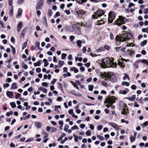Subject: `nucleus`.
<instances>
[{"label":"nucleus","mask_w":148,"mask_h":148,"mask_svg":"<svg viewBox=\"0 0 148 148\" xmlns=\"http://www.w3.org/2000/svg\"><path fill=\"white\" fill-rule=\"evenodd\" d=\"M124 76L123 78V79L124 80H125L126 78H127L129 80H130V78L129 77L128 75L127 74L124 73Z\"/></svg>","instance_id":"obj_29"},{"label":"nucleus","mask_w":148,"mask_h":148,"mask_svg":"<svg viewBox=\"0 0 148 148\" xmlns=\"http://www.w3.org/2000/svg\"><path fill=\"white\" fill-rule=\"evenodd\" d=\"M110 38L111 40H113L114 39V37L112 33H110Z\"/></svg>","instance_id":"obj_57"},{"label":"nucleus","mask_w":148,"mask_h":148,"mask_svg":"<svg viewBox=\"0 0 148 148\" xmlns=\"http://www.w3.org/2000/svg\"><path fill=\"white\" fill-rule=\"evenodd\" d=\"M108 124L114 127V128L116 130H120L119 127L118 125L115 123L112 122H110L108 123Z\"/></svg>","instance_id":"obj_12"},{"label":"nucleus","mask_w":148,"mask_h":148,"mask_svg":"<svg viewBox=\"0 0 148 148\" xmlns=\"http://www.w3.org/2000/svg\"><path fill=\"white\" fill-rule=\"evenodd\" d=\"M122 84L123 85H126V86H129L130 84L127 82H122Z\"/></svg>","instance_id":"obj_35"},{"label":"nucleus","mask_w":148,"mask_h":148,"mask_svg":"<svg viewBox=\"0 0 148 148\" xmlns=\"http://www.w3.org/2000/svg\"><path fill=\"white\" fill-rule=\"evenodd\" d=\"M104 48L106 49V50H110V47L108 45H105L104 46Z\"/></svg>","instance_id":"obj_58"},{"label":"nucleus","mask_w":148,"mask_h":148,"mask_svg":"<svg viewBox=\"0 0 148 148\" xmlns=\"http://www.w3.org/2000/svg\"><path fill=\"white\" fill-rule=\"evenodd\" d=\"M120 109L121 110V114L124 115L127 114L128 112L125 104L123 103L120 105Z\"/></svg>","instance_id":"obj_7"},{"label":"nucleus","mask_w":148,"mask_h":148,"mask_svg":"<svg viewBox=\"0 0 148 148\" xmlns=\"http://www.w3.org/2000/svg\"><path fill=\"white\" fill-rule=\"evenodd\" d=\"M104 20L101 19L100 20H98L97 21V23L96 24L97 25H100L104 24Z\"/></svg>","instance_id":"obj_20"},{"label":"nucleus","mask_w":148,"mask_h":148,"mask_svg":"<svg viewBox=\"0 0 148 148\" xmlns=\"http://www.w3.org/2000/svg\"><path fill=\"white\" fill-rule=\"evenodd\" d=\"M103 50L104 49L103 47H101L96 50V52H100L103 51Z\"/></svg>","instance_id":"obj_40"},{"label":"nucleus","mask_w":148,"mask_h":148,"mask_svg":"<svg viewBox=\"0 0 148 148\" xmlns=\"http://www.w3.org/2000/svg\"><path fill=\"white\" fill-rule=\"evenodd\" d=\"M86 135L87 136H90L91 135V131L90 130H88L86 132Z\"/></svg>","instance_id":"obj_45"},{"label":"nucleus","mask_w":148,"mask_h":148,"mask_svg":"<svg viewBox=\"0 0 148 148\" xmlns=\"http://www.w3.org/2000/svg\"><path fill=\"white\" fill-rule=\"evenodd\" d=\"M10 86V85L8 83H6L3 85V87L5 88H7L8 87Z\"/></svg>","instance_id":"obj_63"},{"label":"nucleus","mask_w":148,"mask_h":148,"mask_svg":"<svg viewBox=\"0 0 148 148\" xmlns=\"http://www.w3.org/2000/svg\"><path fill=\"white\" fill-rule=\"evenodd\" d=\"M33 140V138H29V139H27V140L25 141V142L27 143V142H30L32 141Z\"/></svg>","instance_id":"obj_55"},{"label":"nucleus","mask_w":148,"mask_h":148,"mask_svg":"<svg viewBox=\"0 0 148 148\" xmlns=\"http://www.w3.org/2000/svg\"><path fill=\"white\" fill-rule=\"evenodd\" d=\"M27 28H25L23 30L20 35V38H23L27 30Z\"/></svg>","instance_id":"obj_14"},{"label":"nucleus","mask_w":148,"mask_h":148,"mask_svg":"<svg viewBox=\"0 0 148 148\" xmlns=\"http://www.w3.org/2000/svg\"><path fill=\"white\" fill-rule=\"evenodd\" d=\"M53 13V12L51 10H49L48 12V15L49 16H51Z\"/></svg>","instance_id":"obj_36"},{"label":"nucleus","mask_w":148,"mask_h":148,"mask_svg":"<svg viewBox=\"0 0 148 148\" xmlns=\"http://www.w3.org/2000/svg\"><path fill=\"white\" fill-rule=\"evenodd\" d=\"M13 14V6H12L11 7V8L10 11L9 15L10 16H12Z\"/></svg>","instance_id":"obj_30"},{"label":"nucleus","mask_w":148,"mask_h":148,"mask_svg":"<svg viewBox=\"0 0 148 148\" xmlns=\"http://www.w3.org/2000/svg\"><path fill=\"white\" fill-rule=\"evenodd\" d=\"M22 12V9L20 8H19L18 12L17 15L18 16H20L21 15Z\"/></svg>","instance_id":"obj_26"},{"label":"nucleus","mask_w":148,"mask_h":148,"mask_svg":"<svg viewBox=\"0 0 148 148\" xmlns=\"http://www.w3.org/2000/svg\"><path fill=\"white\" fill-rule=\"evenodd\" d=\"M116 62L114 63L112 58L110 59L108 58H105L103 60V68L106 67H110L112 68H115L117 66Z\"/></svg>","instance_id":"obj_2"},{"label":"nucleus","mask_w":148,"mask_h":148,"mask_svg":"<svg viewBox=\"0 0 148 148\" xmlns=\"http://www.w3.org/2000/svg\"><path fill=\"white\" fill-rule=\"evenodd\" d=\"M76 43L77 46L79 47H82L81 44L82 43V42L81 41L79 40H77L76 42Z\"/></svg>","instance_id":"obj_25"},{"label":"nucleus","mask_w":148,"mask_h":148,"mask_svg":"<svg viewBox=\"0 0 148 148\" xmlns=\"http://www.w3.org/2000/svg\"><path fill=\"white\" fill-rule=\"evenodd\" d=\"M101 83L104 86H106L107 85V83H106V82L104 81H102Z\"/></svg>","instance_id":"obj_61"},{"label":"nucleus","mask_w":148,"mask_h":148,"mask_svg":"<svg viewBox=\"0 0 148 148\" xmlns=\"http://www.w3.org/2000/svg\"><path fill=\"white\" fill-rule=\"evenodd\" d=\"M125 23V18L122 16H119L117 20L115 21L114 23L115 24L120 26L121 25L124 24Z\"/></svg>","instance_id":"obj_4"},{"label":"nucleus","mask_w":148,"mask_h":148,"mask_svg":"<svg viewBox=\"0 0 148 148\" xmlns=\"http://www.w3.org/2000/svg\"><path fill=\"white\" fill-rule=\"evenodd\" d=\"M13 114V112L12 111H10L9 112H7L6 113V115L7 116H9L10 115H12Z\"/></svg>","instance_id":"obj_44"},{"label":"nucleus","mask_w":148,"mask_h":148,"mask_svg":"<svg viewBox=\"0 0 148 148\" xmlns=\"http://www.w3.org/2000/svg\"><path fill=\"white\" fill-rule=\"evenodd\" d=\"M72 28L73 29V31L76 34L79 35L81 34V32L80 28L78 27L76 24H73L72 26Z\"/></svg>","instance_id":"obj_8"},{"label":"nucleus","mask_w":148,"mask_h":148,"mask_svg":"<svg viewBox=\"0 0 148 148\" xmlns=\"http://www.w3.org/2000/svg\"><path fill=\"white\" fill-rule=\"evenodd\" d=\"M135 137L132 136H131L130 137V141L131 143H132L135 140Z\"/></svg>","instance_id":"obj_37"},{"label":"nucleus","mask_w":148,"mask_h":148,"mask_svg":"<svg viewBox=\"0 0 148 148\" xmlns=\"http://www.w3.org/2000/svg\"><path fill=\"white\" fill-rule=\"evenodd\" d=\"M71 83L72 84L73 86L75 88H76L78 90H79V88L78 86L77 85L75 82H74L73 81H71Z\"/></svg>","instance_id":"obj_24"},{"label":"nucleus","mask_w":148,"mask_h":148,"mask_svg":"<svg viewBox=\"0 0 148 148\" xmlns=\"http://www.w3.org/2000/svg\"><path fill=\"white\" fill-rule=\"evenodd\" d=\"M57 130V129L53 127H51V131L52 132H56Z\"/></svg>","instance_id":"obj_41"},{"label":"nucleus","mask_w":148,"mask_h":148,"mask_svg":"<svg viewBox=\"0 0 148 148\" xmlns=\"http://www.w3.org/2000/svg\"><path fill=\"white\" fill-rule=\"evenodd\" d=\"M61 106H54V110L57 113H59L60 112L59 110L58 109V108H60Z\"/></svg>","instance_id":"obj_19"},{"label":"nucleus","mask_w":148,"mask_h":148,"mask_svg":"<svg viewBox=\"0 0 148 148\" xmlns=\"http://www.w3.org/2000/svg\"><path fill=\"white\" fill-rule=\"evenodd\" d=\"M0 24L2 28H4L5 27L4 23L2 21H0Z\"/></svg>","instance_id":"obj_42"},{"label":"nucleus","mask_w":148,"mask_h":148,"mask_svg":"<svg viewBox=\"0 0 148 148\" xmlns=\"http://www.w3.org/2000/svg\"><path fill=\"white\" fill-rule=\"evenodd\" d=\"M69 127V125L68 124H66L64 125V130L66 132H67Z\"/></svg>","instance_id":"obj_31"},{"label":"nucleus","mask_w":148,"mask_h":148,"mask_svg":"<svg viewBox=\"0 0 148 148\" xmlns=\"http://www.w3.org/2000/svg\"><path fill=\"white\" fill-rule=\"evenodd\" d=\"M107 76L108 78L112 82H114L116 80V75L113 73H108Z\"/></svg>","instance_id":"obj_6"},{"label":"nucleus","mask_w":148,"mask_h":148,"mask_svg":"<svg viewBox=\"0 0 148 148\" xmlns=\"http://www.w3.org/2000/svg\"><path fill=\"white\" fill-rule=\"evenodd\" d=\"M73 1H75V0H72ZM76 2L79 4L82 5L84 3H85L86 2L87 0H75Z\"/></svg>","instance_id":"obj_15"},{"label":"nucleus","mask_w":148,"mask_h":148,"mask_svg":"<svg viewBox=\"0 0 148 148\" xmlns=\"http://www.w3.org/2000/svg\"><path fill=\"white\" fill-rule=\"evenodd\" d=\"M10 105L13 108H14L16 106L15 103L14 102H12L10 103Z\"/></svg>","instance_id":"obj_33"},{"label":"nucleus","mask_w":148,"mask_h":148,"mask_svg":"<svg viewBox=\"0 0 148 148\" xmlns=\"http://www.w3.org/2000/svg\"><path fill=\"white\" fill-rule=\"evenodd\" d=\"M119 93L121 94H122L123 95H125L127 93V92L125 90H124L122 91H120L119 92Z\"/></svg>","instance_id":"obj_56"},{"label":"nucleus","mask_w":148,"mask_h":148,"mask_svg":"<svg viewBox=\"0 0 148 148\" xmlns=\"http://www.w3.org/2000/svg\"><path fill=\"white\" fill-rule=\"evenodd\" d=\"M142 63H145L146 65H148V61L145 59L142 60Z\"/></svg>","instance_id":"obj_46"},{"label":"nucleus","mask_w":148,"mask_h":148,"mask_svg":"<svg viewBox=\"0 0 148 148\" xmlns=\"http://www.w3.org/2000/svg\"><path fill=\"white\" fill-rule=\"evenodd\" d=\"M144 13L145 14H148V9L145 8L144 10Z\"/></svg>","instance_id":"obj_59"},{"label":"nucleus","mask_w":148,"mask_h":148,"mask_svg":"<svg viewBox=\"0 0 148 148\" xmlns=\"http://www.w3.org/2000/svg\"><path fill=\"white\" fill-rule=\"evenodd\" d=\"M64 64V62L63 61L60 60L58 62V67L59 68L61 67Z\"/></svg>","instance_id":"obj_28"},{"label":"nucleus","mask_w":148,"mask_h":148,"mask_svg":"<svg viewBox=\"0 0 148 148\" xmlns=\"http://www.w3.org/2000/svg\"><path fill=\"white\" fill-rule=\"evenodd\" d=\"M88 87L89 90L90 91H92L94 88V86L92 85H89L88 86Z\"/></svg>","instance_id":"obj_34"},{"label":"nucleus","mask_w":148,"mask_h":148,"mask_svg":"<svg viewBox=\"0 0 148 148\" xmlns=\"http://www.w3.org/2000/svg\"><path fill=\"white\" fill-rule=\"evenodd\" d=\"M115 16L114 12H110L108 14V21L110 23H111L113 22V21L115 19Z\"/></svg>","instance_id":"obj_9"},{"label":"nucleus","mask_w":148,"mask_h":148,"mask_svg":"<svg viewBox=\"0 0 148 148\" xmlns=\"http://www.w3.org/2000/svg\"><path fill=\"white\" fill-rule=\"evenodd\" d=\"M38 89L42 91L43 93H46L47 92V89L44 88L42 87H40L38 88Z\"/></svg>","instance_id":"obj_21"},{"label":"nucleus","mask_w":148,"mask_h":148,"mask_svg":"<svg viewBox=\"0 0 148 148\" xmlns=\"http://www.w3.org/2000/svg\"><path fill=\"white\" fill-rule=\"evenodd\" d=\"M9 4V6L12 7L13 3V0H8Z\"/></svg>","instance_id":"obj_52"},{"label":"nucleus","mask_w":148,"mask_h":148,"mask_svg":"<svg viewBox=\"0 0 148 148\" xmlns=\"http://www.w3.org/2000/svg\"><path fill=\"white\" fill-rule=\"evenodd\" d=\"M10 47L12 50L13 54L14 55H15L16 54V50L15 48L12 45H11Z\"/></svg>","instance_id":"obj_27"},{"label":"nucleus","mask_w":148,"mask_h":148,"mask_svg":"<svg viewBox=\"0 0 148 148\" xmlns=\"http://www.w3.org/2000/svg\"><path fill=\"white\" fill-rule=\"evenodd\" d=\"M70 69L71 71H74L75 73H77L78 72V69L74 67H71Z\"/></svg>","instance_id":"obj_22"},{"label":"nucleus","mask_w":148,"mask_h":148,"mask_svg":"<svg viewBox=\"0 0 148 148\" xmlns=\"http://www.w3.org/2000/svg\"><path fill=\"white\" fill-rule=\"evenodd\" d=\"M103 127V126L102 125H99L97 127V130L99 131L101 130Z\"/></svg>","instance_id":"obj_50"},{"label":"nucleus","mask_w":148,"mask_h":148,"mask_svg":"<svg viewBox=\"0 0 148 148\" xmlns=\"http://www.w3.org/2000/svg\"><path fill=\"white\" fill-rule=\"evenodd\" d=\"M18 87L17 86V84L16 83H14L11 86V89H17Z\"/></svg>","instance_id":"obj_18"},{"label":"nucleus","mask_w":148,"mask_h":148,"mask_svg":"<svg viewBox=\"0 0 148 148\" xmlns=\"http://www.w3.org/2000/svg\"><path fill=\"white\" fill-rule=\"evenodd\" d=\"M6 95L9 98H12L13 95V92L12 91H8L6 92Z\"/></svg>","instance_id":"obj_17"},{"label":"nucleus","mask_w":148,"mask_h":148,"mask_svg":"<svg viewBox=\"0 0 148 148\" xmlns=\"http://www.w3.org/2000/svg\"><path fill=\"white\" fill-rule=\"evenodd\" d=\"M24 1V0H18V4L19 5L22 4Z\"/></svg>","instance_id":"obj_47"},{"label":"nucleus","mask_w":148,"mask_h":148,"mask_svg":"<svg viewBox=\"0 0 148 148\" xmlns=\"http://www.w3.org/2000/svg\"><path fill=\"white\" fill-rule=\"evenodd\" d=\"M129 60H125L122 58L119 59L118 60V64L121 67L123 68L125 66V64L123 62H122L124 61L125 62H127L129 61Z\"/></svg>","instance_id":"obj_10"},{"label":"nucleus","mask_w":148,"mask_h":148,"mask_svg":"<svg viewBox=\"0 0 148 148\" xmlns=\"http://www.w3.org/2000/svg\"><path fill=\"white\" fill-rule=\"evenodd\" d=\"M75 37L73 36H70L69 39L71 42H72L75 39Z\"/></svg>","instance_id":"obj_48"},{"label":"nucleus","mask_w":148,"mask_h":148,"mask_svg":"<svg viewBox=\"0 0 148 148\" xmlns=\"http://www.w3.org/2000/svg\"><path fill=\"white\" fill-rule=\"evenodd\" d=\"M97 137L99 139L101 140H103L105 139L104 138L103 136L99 135H97Z\"/></svg>","instance_id":"obj_38"},{"label":"nucleus","mask_w":148,"mask_h":148,"mask_svg":"<svg viewBox=\"0 0 148 148\" xmlns=\"http://www.w3.org/2000/svg\"><path fill=\"white\" fill-rule=\"evenodd\" d=\"M41 63L40 62L38 61L37 62L34 63V65L35 66H40V65Z\"/></svg>","instance_id":"obj_39"},{"label":"nucleus","mask_w":148,"mask_h":148,"mask_svg":"<svg viewBox=\"0 0 148 148\" xmlns=\"http://www.w3.org/2000/svg\"><path fill=\"white\" fill-rule=\"evenodd\" d=\"M132 36L131 33H127L123 31L121 36H116L115 40L117 41L121 42L126 41L131 38Z\"/></svg>","instance_id":"obj_1"},{"label":"nucleus","mask_w":148,"mask_h":148,"mask_svg":"<svg viewBox=\"0 0 148 148\" xmlns=\"http://www.w3.org/2000/svg\"><path fill=\"white\" fill-rule=\"evenodd\" d=\"M147 43V41L146 40H144L143 42L141 44V45L143 46L144 45H145Z\"/></svg>","instance_id":"obj_53"},{"label":"nucleus","mask_w":148,"mask_h":148,"mask_svg":"<svg viewBox=\"0 0 148 148\" xmlns=\"http://www.w3.org/2000/svg\"><path fill=\"white\" fill-rule=\"evenodd\" d=\"M27 42H25L23 43V47H22V49H25L26 47L27 46Z\"/></svg>","instance_id":"obj_49"},{"label":"nucleus","mask_w":148,"mask_h":148,"mask_svg":"<svg viewBox=\"0 0 148 148\" xmlns=\"http://www.w3.org/2000/svg\"><path fill=\"white\" fill-rule=\"evenodd\" d=\"M42 21L46 25H47V20L46 17L45 16L43 17L42 18Z\"/></svg>","instance_id":"obj_32"},{"label":"nucleus","mask_w":148,"mask_h":148,"mask_svg":"<svg viewBox=\"0 0 148 148\" xmlns=\"http://www.w3.org/2000/svg\"><path fill=\"white\" fill-rule=\"evenodd\" d=\"M21 95L19 93H18L15 96V98L16 99H17L18 97H21Z\"/></svg>","instance_id":"obj_64"},{"label":"nucleus","mask_w":148,"mask_h":148,"mask_svg":"<svg viewBox=\"0 0 148 148\" xmlns=\"http://www.w3.org/2000/svg\"><path fill=\"white\" fill-rule=\"evenodd\" d=\"M35 126L38 128H40L42 125V124L41 123L39 122H36L35 123Z\"/></svg>","instance_id":"obj_16"},{"label":"nucleus","mask_w":148,"mask_h":148,"mask_svg":"<svg viewBox=\"0 0 148 148\" xmlns=\"http://www.w3.org/2000/svg\"><path fill=\"white\" fill-rule=\"evenodd\" d=\"M36 72L38 73H40L41 71V69L40 68H37L36 69Z\"/></svg>","instance_id":"obj_62"},{"label":"nucleus","mask_w":148,"mask_h":148,"mask_svg":"<svg viewBox=\"0 0 148 148\" xmlns=\"http://www.w3.org/2000/svg\"><path fill=\"white\" fill-rule=\"evenodd\" d=\"M59 88L61 90H63V88H62V84L61 83H59Z\"/></svg>","instance_id":"obj_54"},{"label":"nucleus","mask_w":148,"mask_h":148,"mask_svg":"<svg viewBox=\"0 0 148 148\" xmlns=\"http://www.w3.org/2000/svg\"><path fill=\"white\" fill-rule=\"evenodd\" d=\"M115 99L112 98H108L106 99L104 102V103L106 104V107L109 108L110 106V108L112 109H114L115 106L112 104L115 102Z\"/></svg>","instance_id":"obj_3"},{"label":"nucleus","mask_w":148,"mask_h":148,"mask_svg":"<svg viewBox=\"0 0 148 148\" xmlns=\"http://www.w3.org/2000/svg\"><path fill=\"white\" fill-rule=\"evenodd\" d=\"M71 129H72V130H74L75 129H78L79 128L77 127V125H74L72 127H71Z\"/></svg>","instance_id":"obj_51"},{"label":"nucleus","mask_w":148,"mask_h":148,"mask_svg":"<svg viewBox=\"0 0 148 148\" xmlns=\"http://www.w3.org/2000/svg\"><path fill=\"white\" fill-rule=\"evenodd\" d=\"M22 23L21 22H20L18 24L17 26V30L18 32H20L22 27Z\"/></svg>","instance_id":"obj_13"},{"label":"nucleus","mask_w":148,"mask_h":148,"mask_svg":"<svg viewBox=\"0 0 148 148\" xmlns=\"http://www.w3.org/2000/svg\"><path fill=\"white\" fill-rule=\"evenodd\" d=\"M127 51L129 52V53L130 55H132L134 53V52L133 51H130V50H127Z\"/></svg>","instance_id":"obj_60"},{"label":"nucleus","mask_w":148,"mask_h":148,"mask_svg":"<svg viewBox=\"0 0 148 148\" xmlns=\"http://www.w3.org/2000/svg\"><path fill=\"white\" fill-rule=\"evenodd\" d=\"M104 14V12L102 10H98L96 12H95L92 15V17L94 18H97L100 16L103 15Z\"/></svg>","instance_id":"obj_5"},{"label":"nucleus","mask_w":148,"mask_h":148,"mask_svg":"<svg viewBox=\"0 0 148 148\" xmlns=\"http://www.w3.org/2000/svg\"><path fill=\"white\" fill-rule=\"evenodd\" d=\"M62 57L61 59L62 60H64L65 59V57L67 55L66 53H63L61 55Z\"/></svg>","instance_id":"obj_43"},{"label":"nucleus","mask_w":148,"mask_h":148,"mask_svg":"<svg viewBox=\"0 0 148 148\" xmlns=\"http://www.w3.org/2000/svg\"><path fill=\"white\" fill-rule=\"evenodd\" d=\"M43 1L42 0H40L37 4L36 6V10H39L40 9L43 4Z\"/></svg>","instance_id":"obj_11"},{"label":"nucleus","mask_w":148,"mask_h":148,"mask_svg":"<svg viewBox=\"0 0 148 148\" xmlns=\"http://www.w3.org/2000/svg\"><path fill=\"white\" fill-rule=\"evenodd\" d=\"M77 13L78 15H83L84 14L85 12L83 10H80L77 11Z\"/></svg>","instance_id":"obj_23"}]
</instances>
